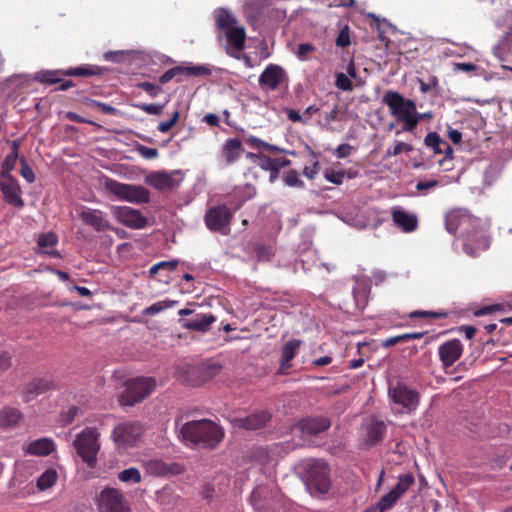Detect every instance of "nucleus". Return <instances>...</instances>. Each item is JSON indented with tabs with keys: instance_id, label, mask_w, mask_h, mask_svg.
I'll return each instance as SVG.
<instances>
[{
	"instance_id": "f257e3e1",
	"label": "nucleus",
	"mask_w": 512,
	"mask_h": 512,
	"mask_svg": "<svg viewBox=\"0 0 512 512\" xmlns=\"http://www.w3.org/2000/svg\"><path fill=\"white\" fill-rule=\"evenodd\" d=\"M480 227V220L469 213L467 209L455 208L445 215V228L450 234H456L458 231L463 236L464 252L472 258L478 257L490 246L489 238L484 230H475L474 236L477 247H472L473 238L471 231Z\"/></svg>"
},
{
	"instance_id": "f03ea898",
	"label": "nucleus",
	"mask_w": 512,
	"mask_h": 512,
	"mask_svg": "<svg viewBox=\"0 0 512 512\" xmlns=\"http://www.w3.org/2000/svg\"><path fill=\"white\" fill-rule=\"evenodd\" d=\"M299 475L306 491L313 497L326 495L331 487V469L323 459H305L299 465Z\"/></svg>"
},
{
	"instance_id": "7ed1b4c3",
	"label": "nucleus",
	"mask_w": 512,
	"mask_h": 512,
	"mask_svg": "<svg viewBox=\"0 0 512 512\" xmlns=\"http://www.w3.org/2000/svg\"><path fill=\"white\" fill-rule=\"evenodd\" d=\"M181 438L202 448H215L224 434L214 422L206 419L185 423L180 429Z\"/></svg>"
},
{
	"instance_id": "20e7f679",
	"label": "nucleus",
	"mask_w": 512,
	"mask_h": 512,
	"mask_svg": "<svg viewBox=\"0 0 512 512\" xmlns=\"http://www.w3.org/2000/svg\"><path fill=\"white\" fill-rule=\"evenodd\" d=\"M215 25L226 37L227 42L231 46L228 53L238 58L233 51L240 52L245 47L246 31L237 17L226 8H218L214 12Z\"/></svg>"
},
{
	"instance_id": "39448f33",
	"label": "nucleus",
	"mask_w": 512,
	"mask_h": 512,
	"mask_svg": "<svg viewBox=\"0 0 512 512\" xmlns=\"http://www.w3.org/2000/svg\"><path fill=\"white\" fill-rule=\"evenodd\" d=\"M99 432L95 428L87 427L77 434L73 446L77 454L89 467H94L97 454L100 450Z\"/></svg>"
},
{
	"instance_id": "423d86ee",
	"label": "nucleus",
	"mask_w": 512,
	"mask_h": 512,
	"mask_svg": "<svg viewBox=\"0 0 512 512\" xmlns=\"http://www.w3.org/2000/svg\"><path fill=\"white\" fill-rule=\"evenodd\" d=\"M125 390L119 396V403L123 406H133L148 397L156 387L152 377H136L125 384Z\"/></svg>"
},
{
	"instance_id": "0eeeda50",
	"label": "nucleus",
	"mask_w": 512,
	"mask_h": 512,
	"mask_svg": "<svg viewBox=\"0 0 512 512\" xmlns=\"http://www.w3.org/2000/svg\"><path fill=\"white\" fill-rule=\"evenodd\" d=\"M105 189L119 200L135 204H146L150 201V193L147 188L140 185H132L106 179Z\"/></svg>"
},
{
	"instance_id": "6e6552de",
	"label": "nucleus",
	"mask_w": 512,
	"mask_h": 512,
	"mask_svg": "<svg viewBox=\"0 0 512 512\" xmlns=\"http://www.w3.org/2000/svg\"><path fill=\"white\" fill-rule=\"evenodd\" d=\"M103 70L96 65H81L74 68L39 71L35 80L44 84H56L62 81L63 76L69 77H90L102 75Z\"/></svg>"
},
{
	"instance_id": "1a4fd4ad",
	"label": "nucleus",
	"mask_w": 512,
	"mask_h": 512,
	"mask_svg": "<svg viewBox=\"0 0 512 512\" xmlns=\"http://www.w3.org/2000/svg\"><path fill=\"white\" fill-rule=\"evenodd\" d=\"M144 429L137 421L123 422L116 425L111 438L118 449L126 450L137 444Z\"/></svg>"
},
{
	"instance_id": "9d476101",
	"label": "nucleus",
	"mask_w": 512,
	"mask_h": 512,
	"mask_svg": "<svg viewBox=\"0 0 512 512\" xmlns=\"http://www.w3.org/2000/svg\"><path fill=\"white\" fill-rule=\"evenodd\" d=\"M96 502L99 512H132L129 502L116 488L106 487L101 490Z\"/></svg>"
},
{
	"instance_id": "9b49d317",
	"label": "nucleus",
	"mask_w": 512,
	"mask_h": 512,
	"mask_svg": "<svg viewBox=\"0 0 512 512\" xmlns=\"http://www.w3.org/2000/svg\"><path fill=\"white\" fill-rule=\"evenodd\" d=\"M232 217L233 212L226 205H219L208 209L204 220L209 230L228 235Z\"/></svg>"
},
{
	"instance_id": "f8f14e48",
	"label": "nucleus",
	"mask_w": 512,
	"mask_h": 512,
	"mask_svg": "<svg viewBox=\"0 0 512 512\" xmlns=\"http://www.w3.org/2000/svg\"><path fill=\"white\" fill-rule=\"evenodd\" d=\"M382 102L389 107L391 115L395 116L398 120L417 111L413 100L405 99L396 91H386Z\"/></svg>"
},
{
	"instance_id": "ddd939ff",
	"label": "nucleus",
	"mask_w": 512,
	"mask_h": 512,
	"mask_svg": "<svg viewBox=\"0 0 512 512\" xmlns=\"http://www.w3.org/2000/svg\"><path fill=\"white\" fill-rule=\"evenodd\" d=\"M389 397L394 404L399 405L406 412L414 411L419 403V394L403 383H397L394 387H389Z\"/></svg>"
},
{
	"instance_id": "4468645a",
	"label": "nucleus",
	"mask_w": 512,
	"mask_h": 512,
	"mask_svg": "<svg viewBox=\"0 0 512 512\" xmlns=\"http://www.w3.org/2000/svg\"><path fill=\"white\" fill-rule=\"evenodd\" d=\"M211 73V69L205 65H180L167 70L163 75L160 76L159 82L160 84L164 85L176 77H178L177 81L181 82V76L201 77L210 76Z\"/></svg>"
},
{
	"instance_id": "2eb2a0df",
	"label": "nucleus",
	"mask_w": 512,
	"mask_h": 512,
	"mask_svg": "<svg viewBox=\"0 0 512 512\" xmlns=\"http://www.w3.org/2000/svg\"><path fill=\"white\" fill-rule=\"evenodd\" d=\"M112 213L121 224L132 229H142L147 224L146 217L139 210L128 206H115Z\"/></svg>"
},
{
	"instance_id": "dca6fc26",
	"label": "nucleus",
	"mask_w": 512,
	"mask_h": 512,
	"mask_svg": "<svg viewBox=\"0 0 512 512\" xmlns=\"http://www.w3.org/2000/svg\"><path fill=\"white\" fill-rule=\"evenodd\" d=\"M331 427V421L324 416H307L297 422L295 428L301 433V436H316Z\"/></svg>"
},
{
	"instance_id": "f3484780",
	"label": "nucleus",
	"mask_w": 512,
	"mask_h": 512,
	"mask_svg": "<svg viewBox=\"0 0 512 512\" xmlns=\"http://www.w3.org/2000/svg\"><path fill=\"white\" fill-rule=\"evenodd\" d=\"M0 190L5 202L17 208L24 206L21 197L22 191L18 180L14 176L0 177Z\"/></svg>"
},
{
	"instance_id": "a211bd4d",
	"label": "nucleus",
	"mask_w": 512,
	"mask_h": 512,
	"mask_svg": "<svg viewBox=\"0 0 512 512\" xmlns=\"http://www.w3.org/2000/svg\"><path fill=\"white\" fill-rule=\"evenodd\" d=\"M78 216L84 224L92 227L97 232L112 230L109 220L101 210L83 207L78 212Z\"/></svg>"
},
{
	"instance_id": "6ab92c4d",
	"label": "nucleus",
	"mask_w": 512,
	"mask_h": 512,
	"mask_svg": "<svg viewBox=\"0 0 512 512\" xmlns=\"http://www.w3.org/2000/svg\"><path fill=\"white\" fill-rule=\"evenodd\" d=\"M56 383L49 378H36L27 383L22 388V396L24 402L28 403L41 394L55 390Z\"/></svg>"
},
{
	"instance_id": "aec40b11",
	"label": "nucleus",
	"mask_w": 512,
	"mask_h": 512,
	"mask_svg": "<svg viewBox=\"0 0 512 512\" xmlns=\"http://www.w3.org/2000/svg\"><path fill=\"white\" fill-rule=\"evenodd\" d=\"M463 345L459 339H451L438 347L439 359L444 368L452 366L462 355Z\"/></svg>"
},
{
	"instance_id": "412c9836",
	"label": "nucleus",
	"mask_w": 512,
	"mask_h": 512,
	"mask_svg": "<svg viewBox=\"0 0 512 512\" xmlns=\"http://www.w3.org/2000/svg\"><path fill=\"white\" fill-rule=\"evenodd\" d=\"M362 429L364 443L368 447H371L382 441L386 432V425L383 421L375 418H369L363 423Z\"/></svg>"
},
{
	"instance_id": "4be33fe9",
	"label": "nucleus",
	"mask_w": 512,
	"mask_h": 512,
	"mask_svg": "<svg viewBox=\"0 0 512 512\" xmlns=\"http://www.w3.org/2000/svg\"><path fill=\"white\" fill-rule=\"evenodd\" d=\"M286 78L282 67L276 64H269L259 76V85L269 91H274Z\"/></svg>"
},
{
	"instance_id": "5701e85b",
	"label": "nucleus",
	"mask_w": 512,
	"mask_h": 512,
	"mask_svg": "<svg viewBox=\"0 0 512 512\" xmlns=\"http://www.w3.org/2000/svg\"><path fill=\"white\" fill-rule=\"evenodd\" d=\"M179 174V171L153 172L146 177V182L157 190H171L179 185L180 181L175 179Z\"/></svg>"
},
{
	"instance_id": "b1692460",
	"label": "nucleus",
	"mask_w": 512,
	"mask_h": 512,
	"mask_svg": "<svg viewBox=\"0 0 512 512\" xmlns=\"http://www.w3.org/2000/svg\"><path fill=\"white\" fill-rule=\"evenodd\" d=\"M272 415L268 411H259L243 418L234 420V425L246 430H259L264 428L270 421Z\"/></svg>"
},
{
	"instance_id": "393cba45",
	"label": "nucleus",
	"mask_w": 512,
	"mask_h": 512,
	"mask_svg": "<svg viewBox=\"0 0 512 512\" xmlns=\"http://www.w3.org/2000/svg\"><path fill=\"white\" fill-rule=\"evenodd\" d=\"M391 215L394 225L403 232L410 233L415 231L418 227L417 215L409 213L401 207L393 208Z\"/></svg>"
},
{
	"instance_id": "a878e982",
	"label": "nucleus",
	"mask_w": 512,
	"mask_h": 512,
	"mask_svg": "<svg viewBox=\"0 0 512 512\" xmlns=\"http://www.w3.org/2000/svg\"><path fill=\"white\" fill-rule=\"evenodd\" d=\"M55 450V443L50 438H39L23 445L25 454L33 456H47Z\"/></svg>"
},
{
	"instance_id": "bb28decb",
	"label": "nucleus",
	"mask_w": 512,
	"mask_h": 512,
	"mask_svg": "<svg viewBox=\"0 0 512 512\" xmlns=\"http://www.w3.org/2000/svg\"><path fill=\"white\" fill-rule=\"evenodd\" d=\"M243 151L244 148L240 139L231 138L224 143L221 149V158L226 165H231L240 158Z\"/></svg>"
},
{
	"instance_id": "cd10ccee",
	"label": "nucleus",
	"mask_w": 512,
	"mask_h": 512,
	"mask_svg": "<svg viewBox=\"0 0 512 512\" xmlns=\"http://www.w3.org/2000/svg\"><path fill=\"white\" fill-rule=\"evenodd\" d=\"M215 321L216 317L212 314H196L191 319L180 320L182 327L199 332L207 331Z\"/></svg>"
},
{
	"instance_id": "c85d7f7f",
	"label": "nucleus",
	"mask_w": 512,
	"mask_h": 512,
	"mask_svg": "<svg viewBox=\"0 0 512 512\" xmlns=\"http://www.w3.org/2000/svg\"><path fill=\"white\" fill-rule=\"evenodd\" d=\"M493 53L501 62L506 61L509 56H512V25L510 31L494 46Z\"/></svg>"
},
{
	"instance_id": "c756f323",
	"label": "nucleus",
	"mask_w": 512,
	"mask_h": 512,
	"mask_svg": "<svg viewBox=\"0 0 512 512\" xmlns=\"http://www.w3.org/2000/svg\"><path fill=\"white\" fill-rule=\"evenodd\" d=\"M302 344L301 340L292 339L289 340L282 348V359L280 362V368L282 370L291 367L290 361L295 357L298 348Z\"/></svg>"
},
{
	"instance_id": "7c9ffc66",
	"label": "nucleus",
	"mask_w": 512,
	"mask_h": 512,
	"mask_svg": "<svg viewBox=\"0 0 512 512\" xmlns=\"http://www.w3.org/2000/svg\"><path fill=\"white\" fill-rule=\"evenodd\" d=\"M21 418L22 413L17 408L4 407L0 410V427H13L20 421Z\"/></svg>"
},
{
	"instance_id": "2f4dec72",
	"label": "nucleus",
	"mask_w": 512,
	"mask_h": 512,
	"mask_svg": "<svg viewBox=\"0 0 512 512\" xmlns=\"http://www.w3.org/2000/svg\"><path fill=\"white\" fill-rule=\"evenodd\" d=\"M267 494H268V491L263 487H258L253 490L251 497H250V502L257 511H260V512H262V511L268 512L269 511L270 507L266 503V495Z\"/></svg>"
},
{
	"instance_id": "473e14b6",
	"label": "nucleus",
	"mask_w": 512,
	"mask_h": 512,
	"mask_svg": "<svg viewBox=\"0 0 512 512\" xmlns=\"http://www.w3.org/2000/svg\"><path fill=\"white\" fill-rule=\"evenodd\" d=\"M58 474L54 469H47L37 479V488L41 491L51 488L57 481Z\"/></svg>"
},
{
	"instance_id": "72a5a7b5",
	"label": "nucleus",
	"mask_w": 512,
	"mask_h": 512,
	"mask_svg": "<svg viewBox=\"0 0 512 512\" xmlns=\"http://www.w3.org/2000/svg\"><path fill=\"white\" fill-rule=\"evenodd\" d=\"M243 13L246 20L255 25L261 15V6L257 2H249L243 6Z\"/></svg>"
},
{
	"instance_id": "f704fd0d",
	"label": "nucleus",
	"mask_w": 512,
	"mask_h": 512,
	"mask_svg": "<svg viewBox=\"0 0 512 512\" xmlns=\"http://www.w3.org/2000/svg\"><path fill=\"white\" fill-rule=\"evenodd\" d=\"M179 304V302L177 300H163V301H158L152 305H150L149 307L145 308L143 310V315H155V314H158L168 308H172L174 306H177Z\"/></svg>"
},
{
	"instance_id": "c9c22d12",
	"label": "nucleus",
	"mask_w": 512,
	"mask_h": 512,
	"mask_svg": "<svg viewBox=\"0 0 512 512\" xmlns=\"http://www.w3.org/2000/svg\"><path fill=\"white\" fill-rule=\"evenodd\" d=\"M414 483V477L412 474H403L399 477L398 483L391 490L396 497L400 498Z\"/></svg>"
},
{
	"instance_id": "e433bc0d",
	"label": "nucleus",
	"mask_w": 512,
	"mask_h": 512,
	"mask_svg": "<svg viewBox=\"0 0 512 512\" xmlns=\"http://www.w3.org/2000/svg\"><path fill=\"white\" fill-rule=\"evenodd\" d=\"M444 140L437 132H429L424 138V144L431 148L435 154H442Z\"/></svg>"
},
{
	"instance_id": "4c0bfd02",
	"label": "nucleus",
	"mask_w": 512,
	"mask_h": 512,
	"mask_svg": "<svg viewBox=\"0 0 512 512\" xmlns=\"http://www.w3.org/2000/svg\"><path fill=\"white\" fill-rule=\"evenodd\" d=\"M259 166L263 170H267L268 172H270V176H269L270 183H274L278 179L279 173L277 171L276 166L274 165L273 158H270L268 156H261Z\"/></svg>"
},
{
	"instance_id": "58836bf2",
	"label": "nucleus",
	"mask_w": 512,
	"mask_h": 512,
	"mask_svg": "<svg viewBox=\"0 0 512 512\" xmlns=\"http://www.w3.org/2000/svg\"><path fill=\"white\" fill-rule=\"evenodd\" d=\"M82 102L88 107L98 108L102 113L107 115H116L118 113V110L115 107L91 98H84Z\"/></svg>"
},
{
	"instance_id": "ea45409f",
	"label": "nucleus",
	"mask_w": 512,
	"mask_h": 512,
	"mask_svg": "<svg viewBox=\"0 0 512 512\" xmlns=\"http://www.w3.org/2000/svg\"><path fill=\"white\" fill-rule=\"evenodd\" d=\"M118 478L122 482H133L139 483L141 481V474L137 468L131 467L121 471L118 474Z\"/></svg>"
},
{
	"instance_id": "a19ab883",
	"label": "nucleus",
	"mask_w": 512,
	"mask_h": 512,
	"mask_svg": "<svg viewBox=\"0 0 512 512\" xmlns=\"http://www.w3.org/2000/svg\"><path fill=\"white\" fill-rule=\"evenodd\" d=\"M400 120L403 121L402 131L412 132L417 127L419 121L422 120V116H417V111H415V113L407 115Z\"/></svg>"
},
{
	"instance_id": "79ce46f5",
	"label": "nucleus",
	"mask_w": 512,
	"mask_h": 512,
	"mask_svg": "<svg viewBox=\"0 0 512 512\" xmlns=\"http://www.w3.org/2000/svg\"><path fill=\"white\" fill-rule=\"evenodd\" d=\"M19 156L14 155V153H9L2 164V171L0 177L4 176H12L11 171L15 168L16 161Z\"/></svg>"
},
{
	"instance_id": "37998d69",
	"label": "nucleus",
	"mask_w": 512,
	"mask_h": 512,
	"mask_svg": "<svg viewBox=\"0 0 512 512\" xmlns=\"http://www.w3.org/2000/svg\"><path fill=\"white\" fill-rule=\"evenodd\" d=\"M283 182L286 186L303 188L304 182L299 179L298 173L295 170H290L283 177Z\"/></svg>"
},
{
	"instance_id": "c03bdc74",
	"label": "nucleus",
	"mask_w": 512,
	"mask_h": 512,
	"mask_svg": "<svg viewBox=\"0 0 512 512\" xmlns=\"http://www.w3.org/2000/svg\"><path fill=\"white\" fill-rule=\"evenodd\" d=\"M398 499L399 498L396 497V495L392 491H390L389 493L382 496L380 500L377 502V504L383 511H386L391 509Z\"/></svg>"
},
{
	"instance_id": "a18cd8bd",
	"label": "nucleus",
	"mask_w": 512,
	"mask_h": 512,
	"mask_svg": "<svg viewBox=\"0 0 512 512\" xmlns=\"http://www.w3.org/2000/svg\"><path fill=\"white\" fill-rule=\"evenodd\" d=\"M135 150L144 159H155L159 155L158 149L150 148L139 143L136 145Z\"/></svg>"
},
{
	"instance_id": "49530a36",
	"label": "nucleus",
	"mask_w": 512,
	"mask_h": 512,
	"mask_svg": "<svg viewBox=\"0 0 512 512\" xmlns=\"http://www.w3.org/2000/svg\"><path fill=\"white\" fill-rule=\"evenodd\" d=\"M135 107L150 115H160L163 112L164 104H136Z\"/></svg>"
},
{
	"instance_id": "de8ad7c7",
	"label": "nucleus",
	"mask_w": 512,
	"mask_h": 512,
	"mask_svg": "<svg viewBox=\"0 0 512 512\" xmlns=\"http://www.w3.org/2000/svg\"><path fill=\"white\" fill-rule=\"evenodd\" d=\"M335 86L343 91H351L353 89L351 80L344 73L336 74Z\"/></svg>"
},
{
	"instance_id": "09e8293b",
	"label": "nucleus",
	"mask_w": 512,
	"mask_h": 512,
	"mask_svg": "<svg viewBox=\"0 0 512 512\" xmlns=\"http://www.w3.org/2000/svg\"><path fill=\"white\" fill-rule=\"evenodd\" d=\"M137 87L147 92L148 95L152 98L157 97L163 91L160 86L150 82H140L137 84Z\"/></svg>"
},
{
	"instance_id": "8fccbe9b",
	"label": "nucleus",
	"mask_w": 512,
	"mask_h": 512,
	"mask_svg": "<svg viewBox=\"0 0 512 512\" xmlns=\"http://www.w3.org/2000/svg\"><path fill=\"white\" fill-rule=\"evenodd\" d=\"M20 164H21V169H20L21 176L28 183H33L35 181L36 177H35V174H34L32 168L28 165V163L26 162V160L24 158H20Z\"/></svg>"
},
{
	"instance_id": "3c124183",
	"label": "nucleus",
	"mask_w": 512,
	"mask_h": 512,
	"mask_svg": "<svg viewBox=\"0 0 512 512\" xmlns=\"http://www.w3.org/2000/svg\"><path fill=\"white\" fill-rule=\"evenodd\" d=\"M413 150V147L410 144L404 143V142H398L393 148H389L386 151L385 157H392L397 156L403 151L410 152Z\"/></svg>"
},
{
	"instance_id": "603ef678",
	"label": "nucleus",
	"mask_w": 512,
	"mask_h": 512,
	"mask_svg": "<svg viewBox=\"0 0 512 512\" xmlns=\"http://www.w3.org/2000/svg\"><path fill=\"white\" fill-rule=\"evenodd\" d=\"M221 369L219 364H210L201 367V373L203 380H208L215 377Z\"/></svg>"
},
{
	"instance_id": "864d4df0",
	"label": "nucleus",
	"mask_w": 512,
	"mask_h": 512,
	"mask_svg": "<svg viewBox=\"0 0 512 512\" xmlns=\"http://www.w3.org/2000/svg\"><path fill=\"white\" fill-rule=\"evenodd\" d=\"M180 113L179 111H174L171 118L168 121L160 122L158 125V130L161 133H166L177 123L179 119Z\"/></svg>"
},
{
	"instance_id": "5fc2aeb1",
	"label": "nucleus",
	"mask_w": 512,
	"mask_h": 512,
	"mask_svg": "<svg viewBox=\"0 0 512 512\" xmlns=\"http://www.w3.org/2000/svg\"><path fill=\"white\" fill-rule=\"evenodd\" d=\"M57 237L54 233H46L42 234L38 237V245L40 247H52L56 245Z\"/></svg>"
},
{
	"instance_id": "6e6d98bb",
	"label": "nucleus",
	"mask_w": 512,
	"mask_h": 512,
	"mask_svg": "<svg viewBox=\"0 0 512 512\" xmlns=\"http://www.w3.org/2000/svg\"><path fill=\"white\" fill-rule=\"evenodd\" d=\"M335 42L338 47L342 48L350 45L351 42L348 26H345L343 29L340 30Z\"/></svg>"
},
{
	"instance_id": "4d7b16f0",
	"label": "nucleus",
	"mask_w": 512,
	"mask_h": 512,
	"mask_svg": "<svg viewBox=\"0 0 512 512\" xmlns=\"http://www.w3.org/2000/svg\"><path fill=\"white\" fill-rule=\"evenodd\" d=\"M447 316L445 312H433V311H413L410 313L411 318L423 317V318H444Z\"/></svg>"
},
{
	"instance_id": "13d9d810",
	"label": "nucleus",
	"mask_w": 512,
	"mask_h": 512,
	"mask_svg": "<svg viewBox=\"0 0 512 512\" xmlns=\"http://www.w3.org/2000/svg\"><path fill=\"white\" fill-rule=\"evenodd\" d=\"M324 177L327 181L336 185H340L343 182L345 174L343 171H327Z\"/></svg>"
},
{
	"instance_id": "bf43d9fd",
	"label": "nucleus",
	"mask_w": 512,
	"mask_h": 512,
	"mask_svg": "<svg viewBox=\"0 0 512 512\" xmlns=\"http://www.w3.org/2000/svg\"><path fill=\"white\" fill-rule=\"evenodd\" d=\"M78 413V407L72 406L66 412L61 414V423L63 425H68L74 421L76 415Z\"/></svg>"
},
{
	"instance_id": "052dcab7",
	"label": "nucleus",
	"mask_w": 512,
	"mask_h": 512,
	"mask_svg": "<svg viewBox=\"0 0 512 512\" xmlns=\"http://www.w3.org/2000/svg\"><path fill=\"white\" fill-rule=\"evenodd\" d=\"M418 81L420 84V91L422 93H427L429 91L435 90L438 87V79L435 76H432L428 83L424 82L421 79H418Z\"/></svg>"
},
{
	"instance_id": "680f3d73",
	"label": "nucleus",
	"mask_w": 512,
	"mask_h": 512,
	"mask_svg": "<svg viewBox=\"0 0 512 512\" xmlns=\"http://www.w3.org/2000/svg\"><path fill=\"white\" fill-rule=\"evenodd\" d=\"M353 149H354L353 146H351L349 144H340L336 148V156L340 159L346 158L351 154Z\"/></svg>"
},
{
	"instance_id": "e2e57ef3",
	"label": "nucleus",
	"mask_w": 512,
	"mask_h": 512,
	"mask_svg": "<svg viewBox=\"0 0 512 512\" xmlns=\"http://www.w3.org/2000/svg\"><path fill=\"white\" fill-rule=\"evenodd\" d=\"M406 335L405 334H401V335H397V336H393V337H390V338H387L385 339L383 342H382V346L383 347H391L393 345H396L400 342H406Z\"/></svg>"
},
{
	"instance_id": "0e129e2a",
	"label": "nucleus",
	"mask_w": 512,
	"mask_h": 512,
	"mask_svg": "<svg viewBox=\"0 0 512 512\" xmlns=\"http://www.w3.org/2000/svg\"><path fill=\"white\" fill-rule=\"evenodd\" d=\"M287 117L292 122H301V123H307V119H304V116L301 115L298 111L293 109H287L286 110Z\"/></svg>"
},
{
	"instance_id": "69168bd1",
	"label": "nucleus",
	"mask_w": 512,
	"mask_h": 512,
	"mask_svg": "<svg viewBox=\"0 0 512 512\" xmlns=\"http://www.w3.org/2000/svg\"><path fill=\"white\" fill-rule=\"evenodd\" d=\"M11 366V357L8 352L0 350V370H7Z\"/></svg>"
},
{
	"instance_id": "338daca9",
	"label": "nucleus",
	"mask_w": 512,
	"mask_h": 512,
	"mask_svg": "<svg viewBox=\"0 0 512 512\" xmlns=\"http://www.w3.org/2000/svg\"><path fill=\"white\" fill-rule=\"evenodd\" d=\"M313 50L314 47L311 44L302 43L298 45L296 54L299 58H304L308 53L312 52Z\"/></svg>"
},
{
	"instance_id": "774afa93",
	"label": "nucleus",
	"mask_w": 512,
	"mask_h": 512,
	"mask_svg": "<svg viewBox=\"0 0 512 512\" xmlns=\"http://www.w3.org/2000/svg\"><path fill=\"white\" fill-rule=\"evenodd\" d=\"M203 121L205 123H207L208 125L214 126V127H218L219 123H220L218 115L213 114V113L206 114L203 118Z\"/></svg>"
}]
</instances>
